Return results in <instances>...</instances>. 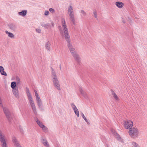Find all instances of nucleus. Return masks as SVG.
Masks as SVG:
<instances>
[{
  "label": "nucleus",
  "instance_id": "1",
  "mask_svg": "<svg viewBox=\"0 0 147 147\" xmlns=\"http://www.w3.org/2000/svg\"><path fill=\"white\" fill-rule=\"evenodd\" d=\"M26 91L30 105L34 113L36 115L37 114L36 108L34 101L32 98L31 94L30 93L29 88H26Z\"/></svg>",
  "mask_w": 147,
  "mask_h": 147
},
{
  "label": "nucleus",
  "instance_id": "2",
  "mask_svg": "<svg viewBox=\"0 0 147 147\" xmlns=\"http://www.w3.org/2000/svg\"><path fill=\"white\" fill-rule=\"evenodd\" d=\"M26 91L30 105L34 113L36 115L37 114L36 108L34 101L32 98L31 94L30 93L29 88H26Z\"/></svg>",
  "mask_w": 147,
  "mask_h": 147
},
{
  "label": "nucleus",
  "instance_id": "3",
  "mask_svg": "<svg viewBox=\"0 0 147 147\" xmlns=\"http://www.w3.org/2000/svg\"><path fill=\"white\" fill-rule=\"evenodd\" d=\"M128 133L131 137L133 138H138L139 134V131L136 127H133L129 131Z\"/></svg>",
  "mask_w": 147,
  "mask_h": 147
},
{
  "label": "nucleus",
  "instance_id": "4",
  "mask_svg": "<svg viewBox=\"0 0 147 147\" xmlns=\"http://www.w3.org/2000/svg\"><path fill=\"white\" fill-rule=\"evenodd\" d=\"M67 47L71 55L74 58L78 60L79 59V56L77 53L75 48L72 46L71 42L67 44Z\"/></svg>",
  "mask_w": 147,
  "mask_h": 147
},
{
  "label": "nucleus",
  "instance_id": "5",
  "mask_svg": "<svg viewBox=\"0 0 147 147\" xmlns=\"http://www.w3.org/2000/svg\"><path fill=\"white\" fill-rule=\"evenodd\" d=\"M0 106L3 108V111L4 113L6 115L7 119L9 121L11 119L10 113L8 109L5 107H3V103L2 100L0 96Z\"/></svg>",
  "mask_w": 147,
  "mask_h": 147
},
{
  "label": "nucleus",
  "instance_id": "6",
  "mask_svg": "<svg viewBox=\"0 0 147 147\" xmlns=\"http://www.w3.org/2000/svg\"><path fill=\"white\" fill-rule=\"evenodd\" d=\"M61 24L63 30H62L61 26H59V28L60 30L61 34H63V30L64 33L68 32L67 28L65 24V19H62Z\"/></svg>",
  "mask_w": 147,
  "mask_h": 147
},
{
  "label": "nucleus",
  "instance_id": "7",
  "mask_svg": "<svg viewBox=\"0 0 147 147\" xmlns=\"http://www.w3.org/2000/svg\"><path fill=\"white\" fill-rule=\"evenodd\" d=\"M0 141L2 147H8L3 133L0 129Z\"/></svg>",
  "mask_w": 147,
  "mask_h": 147
},
{
  "label": "nucleus",
  "instance_id": "8",
  "mask_svg": "<svg viewBox=\"0 0 147 147\" xmlns=\"http://www.w3.org/2000/svg\"><path fill=\"white\" fill-rule=\"evenodd\" d=\"M52 81L55 88L58 90H61L60 86L57 78H53Z\"/></svg>",
  "mask_w": 147,
  "mask_h": 147
},
{
  "label": "nucleus",
  "instance_id": "9",
  "mask_svg": "<svg viewBox=\"0 0 147 147\" xmlns=\"http://www.w3.org/2000/svg\"><path fill=\"white\" fill-rule=\"evenodd\" d=\"M124 126L126 129H129L132 128L133 126V122L129 120H127L124 122Z\"/></svg>",
  "mask_w": 147,
  "mask_h": 147
},
{
  "label": "nucleus",
  "instance_id": "10",
  "mask_svg": "<svg viewBox=\"0 0 147 147\" xmlns=\"http://www.w3.org/2000/svg\"><path fill=\"white\" fill-rule=\"evenodd\" d=\"M36 121L38 125L42 129L44 132H46L47 131V128L45 126L41 121L38 119H36Z\"/></svg>",
  "mask_w": 147,
  "mask_h": 147
},
{
  "label": "nucleus",
  "instance_id": "11",
  "mask_svg": "<svg viewBox=\"0 0 147 147\" xmlns=\"http://www.w3.org/2000/svg\"><path fill=\"white\" fill-rule=\"evenodd\" d=\"M41 26L44 27L45 28L48 29L51 28L52 27H53L54 26V24L53 22H52L51 23L45 24L43 22L41 23Z\"/></svg>",
  "mask_w": 147,
  "mask_h": 147
},
{
  "label": "nucleus",
  "instance_id": "12",
  "mask_svg": "<svg viewBox=\"0 0 147 147\" xmlns=\"http://www.w3.org/2000/svg\"><path fill=\"white\" fill-rule=\"evenodd\" d=\"M111 131L113 134L115 136L117 139L119 141L123 143V140L120 136L118 134L114 129H111Z\"/></svg>",
  "mask_w": 147,
  "mask_h": 147
},
{
  "label": "nucleus",
  "instance_id": "13",
  "mask_svg": "<svg viewBox=\"0 0 147 147\" xmlns=\"http://www.w3.org/2000/svg\"><path fill=\"white\" fill-rule=\"evenodd\" d=\"M36 102L37 103L38 108L42 109V101L40 98V97L36 98Z\"/></svg>",
  "mask_w": 147,
  "mask_h": 147
},
{
  "label": "nucleus",
  "instance_id": "14",
  "mask_svg": "<svg viewBox=\"0 0 147 147\" xmlns=\"http://www.w3.org/2000/svg\"><path fill=\"white\" fill-rule=\"evenodd\" d=\"M12 142L15 146H16V147H22L15 137L13 136L12 138Z\"/></svg>",
  "mask_w": 147,
  "mask_h": 147
},
{
  "label": "nucleus",
  "instance_id": "15",
  "mask_svg": "<svg viewBox=\"0 0 147 147\" xmlns=\"http://www.w3.org/2000/svg\"><path fill=\"white\" fill-rule=\"evenodd\" d=\"M64 33V37L67 44L71 42L70 36L68 32H65Z\"/></svg>",
  "mask_w": 147,
  "mask_h": 147
},
{
  "label": "nucleus",
  "instance_id": "16",
  "mask_svg": "<svg viewBox=\"0 0 147 147\" xmlns=\"http://www.w3.org/2000/svg\"><path fill=\"white\" fill-rule=\"evenodd\" d=\"M13 94L17 98H19V93L17 88L13 89L12 90Z\"/></svg>",
  "mask_w": 147,
  "mask_h": 147
},
{
  "label": "nucleus",
  "instance_id": "17",
  "mask_svg": "<svg viewBox=\"0 0 147 147\" xmlns=\"http://www.w3.org/2000/svg\"><path fill=\"white\" fill-rule=\"evenodd\" d=\"M68 14L70 20L72 22L73 24L75 25V23L74 13Z\"/></svg>",
  "mask_w": 147,
  "mask_h": 147
},
{
  "label": "nucleus",
  "instance_id": "18",
  "mask_svg": "<svg viewBox=\"0 0 147 147\" xmlns=\"http://www.w3.org/2000/svg\"><path fill=\"white\" fill-rule=\"evenodd\" d=\"M27 13V10H23L21 12H18V13L19 16L24 17L26 15Z\"/></svg>",
  "mask_w": 147,
  "mask_h": 147
},
{
  "label": "nucleus",
  "instance_id": "19",
  "mask_svg": "<svg viewBox=\"0 0 147 147\" xmlns=\"http://www.w3.org/2000/svg\"><path fill=\"white\" fill-rule=\"evenodd\" d=\"M116 5L119 8H122L124 6V3L121 2L117 1L115 3Z\"/></svg>",
  "mask_w": 147,
  "mask_h": 147
},
{
  "label": "nucleus",
  "instance_id": "20",
  "mask_svg": "<svg viewBox=\"0 0 147 147\" xmlns=\"http://www.w3.org/2000/svg\"><path fill=\"white\" fill-rule=\"evenodd\" d=\"M79 91L81 94L85 98H88V96L86 93L81 88H79Z\"/></svg>",
  "mask_w": 147,
  "mask_h": 147
},
{
  "label": "nucleus",
  "instance_id": "21",
  "mask_svg": "<svg viewBox=\"0 0 147 147\" xmlns=\"http://www.w3.org/2000/svg\"><path fill=\"white\" fill-rule=\"evenodd\" d=\"M0 72L1 74L5 76H7L6 73L4 71L3 67L2 66H0Z\"/></svg>",
  "mask_w": 147,
  "mask_h": 147
},
{
  "label": "nucleus",
  "instance_id": "22",
  "mask_svg": "<svg viewBox=\"0 0 147 147\" xmlns=\"http://www.w3.org/2000/svg\"><path fill=\"white\" fill-rule=\"evenodd\" d=\"M67 11L68 14L74 13V11L72 6L70 5L68 7Z\"/></svg>",
  "mask_w": 147,
  "mask_h": 147
},
{
  "label": "nucleus",
  "instance_id": "23",
  "mask_svg": "<svg viewBox=\"0 0 147 147\" xmlns=\"http://www.w3.org/2000/svg\"><path fill=\"white\" fill-rule=\"evenodd\" d=\"M9 26L10 28L13 31H15L17 29L16 26L15 24H11Z\"/></svg>",
  "mask_w": 147,
  "mask_h": 147
},
{
  "label": "nucleus",
  "instance_id": "24",
  "mask_svg": "<svg viewBox=\"0 0 147 147\" xmlns=\"http://www.w3.org/2000/svg\"><path fill=\"white\" fill-rule=\"evenodd\" d=\"M50 45V44L49 42H47L45 45L46 49L49 51L51 50Z\"/></svg>",
  "mask_w": 147,
  "mask_h": 147
},
{
  "label": "nucleus",
  "instance_id": "25",
  "mask_svg": "<svg viewBox=\"0 0 147 147\" xmlns=\"http://www.w3.org/2000/svg\"><path fill=\"white\" fill-rule=\"evenodd\" d=\"M112 94L113 96L117 101H119V97L113 91L112 92Z\"/></svg>",
  "mask_w": 147,
  "mask_h": 147
},
{
  "label": "nucleus",
  "instance_id": "26",
  "mask_svg": "<svg viewBox=\"0 0 147 147\" xmlns=\"http://www.w3.org/2000/svg\"><path fill=\"white\" fill-rule=\"evenodd\" d=\"M5 32L6 34H7L8 36L9 37L11 38H13L14 37V36L12 33L9 32L7 30L5 31Z\"/></svg>",
  "mask_w": 147,
  "mask_h": 147
},
{
  "label": "nucleus",
  "instance_id": "27",
  "mask_svg": "<svg viewBox=\"0 0 147 147\" xmlns=\"http://www.w3.org/2000/svg\"><path fill=\"white\" fill-rule=\"evenodd\" d=\"M51 69L52 77V78H57L56 74L54 69L53 68H52Z\"/></svg>",
  "mask_w": 147,
  "mask_h": 147
},
{
  "label": "nucleus",
  "instance_id": "28",
  "mask_svg": "<svg viewBox=\"0 0 147 147\" xmlns=\"http://www.w3.org/2000/svg\"><path fill=\"white\" fill-rule=\"evenodd\" d=\"M43 145L46 147H49L50 146L47 141L45 139H43L42 142Z\"/></svg>",
  "mask_w": 147,
  "mask_h": 147
},
{
  "label": "nucleus",
  "instance_id": "29",
  "mask_svg": "<svg viewBox=\"0 0 147 147\" xmlns=\"http://www.w3.org/2000/svg\"><path fill=\"white\" fill-rule=\"evenodd\" d=\"M16 86V83L15 82H11V87L13 89H15V87Z\"/></svg>",
  "mask_w": 147,
  "mask_h": 147
},
{
  "label": "nucleus",
  "instance_id": "30",
  "mask_svg": "<svg viewBox=\"0 0 147 147\" xmlns=\"http://www.w3.org/2000/svg\"><path fill=\"white\" fill-rule=\"evenodd\" d=\"M132 147H140L139 145L135 142H132Z\"/></svg>",
  "mask_w": 147,
  "mask_h": 147
},
{
  "label": "nucleus",
  "instance_id": "31",
  "mask_svg": "<svg viewBox=\"0 0 147 147\" xmlns=\"http://www.w3.org/2000/svg\"><path fill=\"white\" fill-rule=\"evenodd\" d=\"M80 13H81V16L82 18H83L86 16V13L83 10H81L80 11Z\"/></svg>",
  "mask_w": 147,
  "mask_h": 147
},
{
  "label": "nucleus",
  "instance_id": "32",
  "mask_svg": "<svg viewBox=\"0 0 147 147\" xmlns=\"http://www.w3.org/2000/svg\"><path fill=\"white\" fill-rule=\"evenodd\" d=\"M49 14V12L48 10H45V11L44 14L45 16H48Z\"/></svg>",
  "mask_w": 147,
  "mask_h": 147
},
{
  "label": "nucleus",
  "instance_id": "33",
  "mask_svg": "<svg viewBox=\"0 0 147 147\" xmlns=\"http://www.w3.org/2000/svg\"><path fill=\"white\" fill-rule=\"evenodd\" d=\"M82 117L83 118V119H84L85 121L87 123H88V121L87 119H86V117L84 116V114L82 113Z\"/></svg>",
  "mask_w": 147,
  "mask_h": 147
},
{
  "label": "nucleus",
  "instance_id": "34",
  "mask_svg": "<svg viewBox=\"0 0 147 147\" xmlns=\"http://www.w3.org/2000/svg\"><path fill=\"white\" fill-rule=\"evenodd\" d=\"M34 92L35 93V95L36 96V98H38L39 97H40L39 95L38 94V93H37V91L36 90H35L34 91Z\"/></svg>",
  "mask_w": 147,
  "mask_h": 147
},
{
  "label": "nucleus",
  "instance_id": "35",
  "mask_svg": "<svg viewBox=\"0 0 147 147\" xmlns=\"http://www.w3.org/2000/svg\"><path fill=\"white\" fill-rule=\"evenodd\" d=\"M93 14H94V17L95 18H97V12L96 11H94Z\"/></svg>",
  "mask_w": 147,
  "mask_h": 147
},
{
  "label": "nucleus",
  "instance_id": "36",
  "mask_svg": "<svg viewBox=\"0 0 147 147\" xmlns=\"http://www.w3.org/2000/svg\"><path fill=\"white\" fill-rule=\"evenodd\" d=\"M16 80L17 81V84H20V79L18 77H16Z\"/></svg>",
  "mask_w": 147,
  "mask_h": 147
},
{
  "label": "nucleus",
  "instance_id": "37",
  "mask_svg": "<svg viewBox=\"0 0 147 147\" xmlns=\"http://www.w3.org/2000/svg\"><path fill=\"white\" fill-rule=\"evenodd\" d=\"M49 11L51 13H53L55 12V11L54 9L52 8H50L49 9Z\"/></svg>",
  "mask_w": 147,
  "mask_h": 147
},
{
  "label": "nucleus",
  "instance_id": "38",
  "mask_svg": "<svg viewBox=\"0 0 147 147\" xmlns=\"http://www.w3.org/2000/svg\"><path fill=\"white\" fill-rule=\"evenodd\" d=\"M71 106L73 109L77 108L76 105L74 103H72L71 104Z\"/></svg>",
  "mask_w": 147,
  "mask_h": 147
},
{
  "label": "nucleus",
  "instance_id": "39",
  "mask_svg": "<svg viewBox=\"0 0 147 147\" xmlns=\"http://www.w3.org/2000/svg\"><path fill=\"white\" fill-rule=\"evenodd\" d=\"M74 112L75 114L77 115L78 117H79V112L78 110Z\"/></svg>",
  "mask_w": 147,
  "mask_h": 147
},
{
  "label": "nucleus",
  "instance_id": "40",
  "mask_svg": "<svg viewBox=\"0 0 147 147\" xmlns=\"http://www.w3.org/2000/svg\"><path fill=\"white\" fill-rule=\"evenodd\" d=\"M36 30L38 33H40L41 32V30L40 29H36Z\"/></svg>",
  "mask_w": 147,
  "mask_h": 147
},
{
  "label": "nucleus",
  "instance_id": "41",
  "mask_svg": "<svg viewBox=\"0 0 147 147\" xmlns=\"http://www.w3.org/2000/svg\"><path fill=\"white\" fill-rule=\"evenodd\" d=\"M74 111V112L76 111H77L78 110V109L77 108H75L74 109H73Z\"/></svg>",
  "mask_w": 147,
  "mask_h": 147
},
{
  "label": "nucleus",
  "instance_id": "42",
  "mask_svg": "<svg viewBox=\"0 0 147 147\" xmlns=\"http://www.w3.org/2000/svg\"><path fill=\"white\" fill-rule=\"evenodd\" d=\"M122 22H123V23H125V22L124 21V20H122Z\"/></svg>",
  "mask_w": 147,
  "mask_h": 147
}]
</instances>
